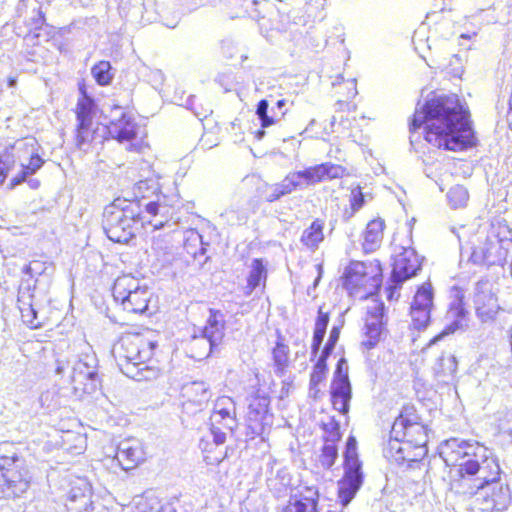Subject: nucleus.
Masks as SVG:
<instances>
[{"instance_id": "f257e3e1", "label": "nucleus", "mask_w": 512, "mask_h": 512, "mask_svg": "<svg viewBox=\"0 0 512 512\" xmlns=\"http://www.w3.org/2000/svg\"><path fill=\"white\" fill-rule=\"evenodd\" d=\"M408 130H421L423 139L438 150L459 152L477 145L470 111L456 94L426 99L408 120Z\"/></svg>"}, {"instance_id": "f03ea898", "label": "nucleus", "mask_w": 512, "mask_h": 512, "mask_svg": "<svg viewBox=\"0 0 512 512\" xmlns=\"http://www.w3.org/2000/svg\"><path fill=\"white\" fill-rule=\"evenodd\" d=\"M174 203L168 196L157 193L156 199L145 205L138 198L116 197L104 207L102 227L106 236L115 243H128L145 226L156 224V216L166 217Z\"/></svg>"}, {"instance_id": "7ed1b4c3", "label": "nucleus", "mask_w": 512, "mask_h": 512, "mask_svg": "<svg viewBox=\"0 0 512 512\" xmlns=\"http://www.w3.org/2000/svg\"><path fill=\"white\" fill-rule=\"evenodd\" d=\"M160 354L157 335L148 328L123 333L113 346V355L120 370L137 380L141 371L156 367Z\"/></svg>"}, {"instance_id": "20e7f679", "label": "nucleus", "mask_w": 512, "mask_h": 512, "mask_svg": "<svg viewBox=\"0 0 512 512\" xmlns=\"http://www.w3.org/2000/svg\"><path fill=\"white\" fill-rule=\"evenodd\" d=\"M383 283V267L379 260H351L345 266L338 284L353 299L364 300L377 295Z\"/></svg>"}, {"instance_id": "39448f33", "label": "nucleus", "mask_w": 512, "mask_h": 512, "mask_svg": "<svg viewBox=\"0 0 512 512\" xmlns=\"http://www.w3.org/2000/svg\"><path fill=\"white\" fill-rule=\"evenodd\" d=\"M349 176L346 167L332 162L308 166L302 170L289 173L281 183L275 184L268 201L273 202L302 186H313L321 182L340 179Z\"/></svg>"}, {"instance_id": "423d86ee", "label": "nucleus", "mask_w": 512, "mask_h": 512, "mask_svg": "<svg viewBox=\"0 0 512 512\" xmlns=\"http://www.w3.org/2000/svg\"><path fill=\"white\" fill-rule=\"evenodd\" d=\"M112 295L121 308L131 314L152 316L158 309V298L147 287L139 286L132 275L118 276L112 286Z\"/></svg>"}, {"instance_id": "0eeeda50", "label": "nucleus", "mask_w": 512, "mask_h": 512, "mask_svg": "<svg viewBox=\"0 0 512 512\" xmlns=\"http://www.w3.org/2000/svg\"><path fill=\"white\" fill-rule=\"evenodd\" d=\"M0 478L2 490L9 498L21 497L30 487L31 475L14 443L0 444Z\"/></svg>"}, {"instance_id": "6e6552de", "label": "nucleus", "mask_w": 512, "mask_h": 512, "mask_svg": "<svg viewBox=\"0 0 512 512\" xmlns=\"http://www.w3.org/2000/svg\"><path fill=\"white\" fill-rule=\"evenodd\" d=\"M79 96L73 109L76 124L73 131L77 149L87 150L99 137L101 123L96 119L100 111L96 100L89 95L85 80L77 84Z\"/></svg>"}, {"instance_id": "1a4fd4ad", "label": "nucleus", "mask_w": 512, "mask_h": 512, "mask_svg": "<svg viewBox=\"0 0 512 512\" xmlns=\"http://www.w3.org/2000/svg\"><path fill=\"white\" fill-rule=\"evenodd\" d=\"M507 226L504 223H492L486 231L485 237L474 246L469 261L476 265H496L504 261L509 252L510 241L506 234Z\"/></svg>"}, {"instance_id": "9d476101", "label": "nucleus", "mask_w": 512, "mask_h": 512, "mask_svg": "<svg viewBox=\"0 0 512 512\" xmlns=\"http://www.w3.org/2000/svg\"><path fill=\"white\" fill-rule=\"evenodd\" d=\"M361 462L357 454V440L350 435L344 452V475L338 482L337 495L342 506H346L354 498L362 485Z\"/></svg>"}, {"instance_id": "9b49d317", "label": "nucleus", "mask_w": 512, "mask_h": 512, "mask_svg": "<svg viewBox=\"0 0 512 512\" xmlns=\"http://www.w3.org/2000/svg\"><path fill=\"white\" fill-rule=\"evenodd\" d=\"M387 324L384 303L373 300L366 310L360 331V347L363 351L370 352L385 341L389 334Z\"/></svg>"}, {"instance_id": "f8f14e48", "label": "nucleus", "mask_w": 512, "mask_h": 512, "mask_svg": "<svg viewBox=\"0 0 512 512\" xmlns=\"http://www.w3.org/2000/svg\"><path fill=\"white\" fill-rule=\"evenodd\" d=\"M427 442L428 439H401L400 437L389 436L384 448V455L396 464L412 467L413 464L421 463L426 457L428 453Z\"/></svg>"}, {"instance_id": "ddd939ff", "label": "nucleus", "mask_w": 512, "mask_h": 512, "mask_svg": "<svg viewBox=\"0 0 512 512\" xmlns=\"http://www.w3.org/2000/svg\"><path fill=\"white\" fill-rule=\"evenodd\" d=\"M273 422L271 412V397L268 393L257 388L248 398L245 423L253 436H261Z\"/></svg>"}, {"instance_id": "4468645a", "label": "nucleus", "mask_w": 512, "mask_h": 512, "mask_svg": "<svg viewBox=\"0 0 512 512\" xmlns=\"http://www.w3.org/2000/svg\"><path fill=\"white\" fill-rule=\"evenodd\" d=\"M389 436L401 439H428V427L415 404L408 402L402 405L392 423Z\"/></svg>"}, {"instance_id": "2eb2a0df", "label": "nucleus", "mask_w": 512, "mask_h": 512, "mask_svg": "<svg viewBox=\"0 0 512 512\" xmlns=\"http://www.w3.org/2000/svg\"><path fill=\"white\" fill-rule=\"evenodd\" d=\"M477 490L479 492L475 499V508L478 512H501L511 504L512 496L506 484H491Z\"/></svg>"}, {"instance_id": "dca6fc26", "label": "nucleus", "mask_w": 512, "mask_h": 512, "mask_svg": "<svg viewBox=\"0 0 512 512\" xmlns=\"http://www.w3.org/2000/svg\"><path fill=\"white\" fill-rule=\"evenodd\" d=\"M433 297V288L430 282H424L417 288L409 311L414 329L422 330L430 323Z\"/></svg>"}, {"instance_id": "f3484780", "label": "nucleus", "mask_w": 512, "mask_h": 512, "mask_svg": "<svg viewBox=\"0 0 512 512\" xmlns=\"http://www.w3.org/2000/svg\"><path fill=\"white\" fill-rule=\"evenodd\" d=\"M344 365L345 359H339L330 386V396L334 409L339 411L341 414L346 415L349 412L351 385Z\"/></svg>"}, {"instance_id": "a211bd4d", "label": "nucleus", "mask_w": 512, "mask_h": 512, "mask_svg": "<svg viewBox=\"0 0 512 512\" xmlns=\"http://www.w3.org/2000/svg\"><path fill=\"white\" fill-rule=\"evenodd\" d=\"M149 458L145 445L138 440H124L119 443L114 459L124 471H131L144 464Z\"/></svg>"}, {"instance_id": "6ab92c4d", "label": "nucleus", "mask_w": 512, "mask_h": 512, "mask_svg": "<svg viewBox=\"0 0 512 512\" xmlns=\"http://www.w3.org/2000/svg\"><path fill=\"white\" fill-rule=\"evenodd\" d=\"M479 462L469 459L459 465H453L449 470V483L452 489L463 494L475 493L471 482L478 480Z\"/></svg>"}, {"instance_id": "aec40b11", "label": "nucleus", "mask_w": 512, "mask_h": 512, "mask_svg": "<svg viewBox=\"0 0 512 512\" xmlns=\"http://www.w3.org/2000/svg\"><path fill=\"white\" fill-rule=\"evenodd\" d=\"M320 493L316 486H303L291 495L281 512H319Z\"/></svg>"}, {"instance_id": "412c9836", "label": "nucleus", "mask_w": 512, "mask_h": 512, "mask_svg": "<svg viewBox=\"0 0 512 512\" xmlns=\"http://www.w3.org/2000/svg\"><path fill=\"white\" fill-rule=\"evenodd\" d=\"M474 303L478 318L484 322L494 320L501 310L496 293L486 284L477 288Z\"/></svg>"}, {"instance_id": "4be33fe9", "label": "nucleus", "mask_w": 512, "mask_h": 512, "mask_svg": "<svg viewBox=\"0 0 512 512\" xmlns=\"http://www.w3.org/2000/svg\"><path fill=\"white\" fill-rule=\"evenodd\" d=\"M421 267V261L412 249H405L394 260L391 274L392 282L402 284L405 280L416 275Z\"/></svg>"}, {"instance_id": "5701e85b", "label": "nucleus", "mask_w": 512, "mask_h": 512, "mask_svg": "<svg viewBox=\"0 0 512 512\" xmlns=\"http://www.w3.org/2000/svg\"><path fill=\"white\" fill-rule=\"evenodd\" d=\"M336 97V113L338 114V120L343 122L345 120L343 114L345 112H355L356 105L353 102L357 95L356 83L354 81H345L338 84L335 87Z\"/></svg>"}, {"instance_id": "b1692460", "label": "nucleus", "mask_w": 512, "mask_h": 512, "mask_svg": "<svg viewBox=\"0 0 512 512\" xmlns=\"http://www.w3.org/2000/svg\"><path fill=\"white\" fill-rule=\"evenodd\" d=\"M136 135V124L127 114L123 113L117 119L109 122L104 139H114L122 143L135 139Z\"/></svg>"}, {"instance_id": "393cba45", "label": "nucleus", "mask_w": 512, "mask_h": 512, "mask_svg": "<svg viewBox=\"0 0 512 512\" xmlns=\"http://www.w3.org/2000/svg\"><path fill=\"white\" fill-rule=\"evenodd\" d=\"M448 313L453 318H455V320L452 323H450L449 325L445 326L444 329L440 333H438L433 338H431L425 345L424 349L431 347L433 344H435L439 340L443 339L445 336L453 334L457 330L463 329L464 321H465L467 313H468L463 301L461 299H459V300L451 303L448 307Z\"/></svg>"}, {"instance_id": "a878e982", "label": "nucleus", "mask_w": 512, "mask_h": 512, "mask_svg": "<svg viewBox=\"0 0 512 512\" xmlns=\"http://www.w3.org/2000/svg\"><path fill=\"white\" fill-rule=\"evenodd\" d=\"M226 441V433H219L213 436V439L202 438L200 448L203 454V460L207 465L215 466L220 464L226 457L223 444Z\"/></svg>"}, {"instance_id": "bb28decb", "label": "nucleus", "mask_w": 512, "mask_h": 512, "mask_svg": "<svg viewBox=\"0 0 512 512\" xmlns=\"http://www.w3.org/2000/svg\"><path fill=\"white\" fill-rule=\"evenodd\" d=\"M203 334L209 341L211 349L222 343L225 337V320L224 315L219 310H210Z\"/></svg>"}, {"instance_id": "cd10ccee", "label": "nucleus", "mask_w": 512, "mask_h": 512, "mask_svg": "<svg viewBox=\"0 0 512 512\" xmlns=\"http://www.w3.org/2000/svg\"><path fill=\"white\" fill-rule=\"evenodd\" d=\"M267 280L266 265L261 258L253 259L246 284L242 287L243 295L250 296L257 288H264Z\"/></svg>"}, {"instance_id": "c85d7f7f", "label": "nucleus", "mask_w": 512, "mask_h": 512, "mask_svg": "<svg viewBox=\"0 0 512 512\" xmlns=\"http://www.w3.org/2000/svg\"><path fill=\"white\" fill-rule=\"evenodd\" d=\"M385 221L382 218L370 220L363 233V249L366 253L375 251L384 236Z\"/></svg>"}, {"instance_id": "c756f323", "label": "nucleus", "mask_w": 512, "mask_h": 512, "mask_svg": "<svg viewBox=\"0 0 512 512\" xmlns=\"http://www.w3.org/2000/svg\"><path fill=\"white\" fill-rule=\"evenodd\" d=\"M324 229L325 220L315 218L310 225L303 230L300 236L301 244L311 251L317 250L325 239Z\"/></svg>"}, {"instance_id": "7c9ffc66", "label": "nucleus", "mask_w": 512, "mask_h": 512, "mask_svg": "<svg viewBox=\"0 0 512 512\" xmlns=\"http://www.w3.org/2000/svg\"><path fill=\"white\" fill-rule=\"evenodd\" d=\"M181 396L186 404L202 407L209 402L211 392L203 382H190L183 385Z\"/></svg>"}, {"instance_id": "2f4dec72", "label": "nucleus", "mask_w": 512, "mask_h": 512, "mask_svg": "<svg viewBox=\"0 0 512 512\" xmlns=\"http://www.w3.org/2000/svg\"><path fill=\"white\" fill-rule=\"evenodd\" d=\"M500 479V466L494 459L485 458L479 463L478 481L476 485L477 489H483L484 486L491 484L501 483Z\"/></svg>"}, {"instance_id": "473e14b6", "label": "nucleus", "mask_w": 512, "mask_h": 512, "mask_svg": "<svg viewBox=\"0 0 512 512\" xmlns=\"http://www.w3.org/2000/svg\"><path fill=\"white\" fill-rule=\"evenodd\" d=\"M15 146L0 139V186L6 181L16 165Z\"/></svg>"}, {"instance_id": "72a5a7b5", "label": "nucleus", "mask_w": 512, "mask_h": 512, "mask_svg": "<svg viewBox=\"0 0 512 512\" xmlns=\"http://www.w3.org/2000/svg\"><path fill=\"white\" fill-rule=\"evenodd\" d=\"M330 321V312L324 310V306H320L317 310L315 319V327L311 342V352L317 354L323 342L328 323Z\"/></svg>"}, {"instance_id": "f704fd0d", "label": "nucleus", "mask_w": 512, "mask_h": 512, "mask_svg": "<svg viewBox=\"0 0 512 512\" xmlns=\"http://www.w3.org/2000/svg\"><path fill=\"white\" fill-rule=\"evenodd\" d=\"M234 415L229 409L220 408L214 409L210 417V429L213 436L219 433H226L231 430V425L234 422Z\"/></svg>"}, {"instance_id": "c9c22d12", "label": "nucleus", "mask_w": 512, "mask_h": 512, "mask_svg": "<svg viewBox=\"0 0 512 512\" xmlns=\"http://www.w3.org/2000/svg\"><path fill=\"white\" fill-rule=\"evenodd\" d=\"M328 357L320 355L316 363L313 365L312 371L309 378L310 389L314 393V397H318L320 390L319 385L326 380L328 374Z\"/></svg>"}, {"instance_id": "e433bc0d", "label": "nucleus", "mask_w": 512, "mask_h": 512, "mask_svg": "<svg viewBox=\"0 0 512 512\" xmlns=\"http://www.w3.org/2000/svg\"><path fill=\"white\" fill-rule=\"evenodd\" d=\"M94 380V375L92 373H84L82 371L75 372L71 377L74 394L77 397H83L86 394L94 392Z\"/></svg>"}, {"instance_id": "4c0bfd02", "label": "nucleus", "mask_w": 512, "mask_h": 512, "mask_svg": "<svg viewBox=\"0 0 512 512\" xmlns=\"http://www.w3.org/2000/svg\"><path fill=\"white\" fill-rule=\"evenodd\" d=\"M91 74L99 86H108L114 78L113 68L109 61L100 60L91 67Z\"/></svg>"}, {"instance_id": "58836bf2", "label": "nucleus", "mask_w": 512, "mask_h": 512, "mask_svg": "<svg viewBox=\"0 0 512 512\" xmlns=\"http://www.w3.org/2000/svg\"><path fill=\"white\" fill-rule=\"evenodd\" d=\"M435 372L440 377L453 376L457 372L455 356L450 353H443L436 362Z\"/></svg>"}, {"instance_id": "ea45409f", "label": "nucleus", "mask_w": 512, "mask_h": 512, "mask_svg": "<svg viewBox=\"0 0 512 512\" xmlns=\"http://www.w3.org/2000/svg\"><path fill=\"white\" fill-rule=\"evenodd\" d=\"M272 358L274 365L280 371H283L289 364V347L285 344L282 336H279L272 349Z\"/></svg>"}, {"instance_id": "a19ab883", "label": "nucleus", "mask_w": 512, "mask_h": 512, "mask_svg": "<svg viewBox=\"0 0 512 512\" xmlns=\"http://www.w3.org/2000/svg\"><path fill=\"white\" fill-rule=\"evenodd\" d=\"M320 427L324 432L323 442L338 443L341 440L340 426L334 417H330L327 421H322Z\"/></svg>"}, {"instance_id": "79ce46f5", "label": "nucleus", "mask_w": 512, "mask_h": 512, "mask_svg": "<svg viewBox=\"0 0 512 512\" xmlns=\"http://www.w3.org/2000/svg\"><path fill=\"white\" fill-rule=\"evenodd\" d=\"M338 456L337 443L324 442L319 456L322 466L330 468L336 461Z\"/></svg>"}, {"instance_id": "37998d69", "label": "nucleus", "mask_w": 512, "mask_h": 512, "mask_svg": "<svg viewBox=\"0 0 512 512\" xmlns=\"http://www.w3.org/2000/svg\"><path fill=\"white\" fill-rule=\"evenodd\" d=\"M21 320L30 329L41 327V323L37 320L36 311L31 304H24L20 307Z\"/></svg>"}, {"instance_id": "c03bdc74", "label": "nucleus", "mask_w": 512, "mask_h": 512, "mask_svg": "<svg viewBox=\"0 0 512 512\" xmlns=\"http://www.w3.org/2000/svg\"><path fill=\"white\" fill-rule=\"evenodd\" d=\"M349 202L352 212H356L364 206L365 196L360 185L351 188Z\"/></svg>"}, {"instance_id": "a18cd8bd", "label": "nucleus", "mask_w": 512, "mask_h": 512, "mask_svg": "<svg viewBox=\"0 0 512 512\" xmlns=\"http://www.w3.org/2000/svg\"><path fill=\"white\" fill-rule=\"evenodd\" d=\"M267 110H268V101L265 99L260 100L257 104L256 114L258 115V117L261 121L262 128L270 127L276 123L275 119L268 116Z\"/></svg>"}, {"instance_id": "49530a36", "label": "nucleus", "mask_w": 512, "mask_h": 512, "mask_svg": "<svg viewBox=\"0 0 512 512\" xmlns=\"http://www.w3.org/2000/svg\"><path fill=\"white\" fill-rule=\"evenodd\" d=\"M200 244V236L195 235L193 237L186 239V241L184 242V249L186 253L190 255L192 258H196L198 255L204 254V249Z\"/></svg>"}, {"instance_id": "de8ad7c7", "label": "nucleus", "mask_w": 512, "mask_h": 512, "mask_svg": "<svg viewBox=\"0 0 512 512\" xmlns=\"http://www.w3.org/2000/svg\"><path fill=\"white\" fill-rule=\"evenodd\" d=\"M339 336H340V329L338 327L334 326L330 330L329 338L322 349L321 355H324V357L330 356V354L332 353V351L335 347V344L337 343V341L339 339Z\"/></svg>"}, {"instance_id": "09e8293b", "label": "nucleus", "mask_w": 512, "mask_h": 512, "mask_svg": "<svg viewBox=\"0 0 512 512\" xmlns=\"http://www.w3.org/2000/svg\"><path fill=\"white\" fill-rule=\"evenodd\" d=\"M34 173H35V171L31 170V167L29 166V164L23 165L21 171L10 180L9 186L11 188H13V187L21 184L22 182H24L26 180V178L28 176H30Z\"/></svg>"}, {"instance_id": "8fccbe9b", "label": "nucleus", "mask_w": 512, "mask_h": 512, "mask_svg": "<svg viewBox=\"0 0 512 512\" xmlns=\"http://www.w3.org/2000/svg\"><path fill=\"white\" fill-rule=\"evenodd\" d=\"M28 164L31 167V170H34L36 172L38 169L42 167V165L44 164V160L38 154H32L29 157Z\"/></svg>"}, {"instance_id": "3c124183", "label": "nucleus", "mask_w": 512, "mask_h": 512, "mask_svg": "<svg viewBox=\"0 0 512 512\" xmlns=\"http://www.w3.org/2000/svg\"><path fill=\"white\" fill-rule=\"evenodd\" d=\"M157 512H176V509L171 501L159 499Z\"/></svg>"}, {"instance_id": "603ef678", "label": "nucleus", "mask_w": 512, "mask_h": 512, "mask_svg": "<svg viewBox=\"0 0 512 512\" xmlns=\"http://www.w3.org/2000/svg\"><path fill=\"white\" fill-rule=\"evenodd\" d=\"M401 284L395 283V285L390 286L387 288V299L393 300L398 298L397 289L400 287Z\"/></svg>"}, {"instance_id": "864d4df0", "label": "nucleus", "mask_w": 512, "mask_h": 512, "mask_svg": "<svg viewBox=\"0 0 512 512\" xmlns=\"http://www.w3.org/2000/svg\"><path fill=\"white\" fill-rule=\"evenodd\" d=\"M45 21H46L45 14H44V12L42 10L39 9L38 12H37V18L35 19L36 29L37 30L42 29V27L45 24Z\"/></svg>"}, {"instance_id": "5fc2aeb1", "label": "nucleus", "mask_w": 512, "mask_h": 512, "mask_svg": "<svg viewBox=\"0 0 512 512\" xmlns=\"http://www.w3.org/2000/svg\"><path fill=\"white\" fill-rule=\"evenodd\" d=\"M147 186H148V184H147V182H145V181H140V182H138V183L136 184V187H137L139 190H141V189H143V188H146Z\"/></svg>"}, {"instance_id": "6e6d98bb", "label": "nucleus", "mask_w": 512, "mask_h": 512, "mask_svg": "<svg viewBox=\"0 0 512 512\" xmlns=\"http://www.w3.org/2000/svg\"><path fill=\"white\" fill-rule=\"evenodd\" d=\"M285 105H286V100H285V99H280V100H278V101L276 102V106H277L278 108H282V107H284Z\"/></svg>"}, {"instance_id": "4d7b16f0", "label": "nucleus", "mask_w": 512, "mask_h": 512, "mask_svg": "<svg viewBox=\"0 0 512 512\" xmlns=\"http://www.w3.org/2000/svg\"><path fill=\"white\" fill-rule=\"evenodd\" d=\"M39 35H40V34H39L38 32H36V33L34 34V36H35V37H39Z\"/></svg>"}]
</instances>
